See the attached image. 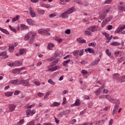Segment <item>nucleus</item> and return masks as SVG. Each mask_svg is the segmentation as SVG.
Returning <instances> with one entry per match:
<instances>
[{"mask_svg":"<svg viewBox=\"0 0 125 125\" xmlns=\"http://www.w3.org/2000/svg\"><path fill=\"white\" fill-rule=\"evenodd\" d=\"M76 11V9L74 7L70 8L68 9L65 12L62 13L61 15V17L62 18L67 19L68 18V14H71V13H73V11Z\"/></svg>","mask_w":125,"mask_h":125,"instance_id":"f257e3e1","label":"nucleus"},{"mask_svg":"<svg viewBox=\"0 0 125 125\" xmlns=\"http://www.w3.org/2000/svg\"><path fill=\"white\" fill-rule=\"evenodd\" d=\"M20 84L23 85V86H31V83H29V81L21 80L20 81Z\"/></svg>","mask_w":125,"mask_h":125,"instance_id":"f03ea898","label":"nucleus"},{"mask_svg":"<svg viewBox=\"0 0 125 125\" xmlns=\"http://www.w3.org/2000/svg\"><path fill=\"white\" fill-rule=\"evenodd\" d=\"M59 55H60V53L59 52H55L54 56L47 59V61L49 62L53 61V60H54V59H56V58L58 57Z\"/></svg>","mask_w":125,"mask_h":125,"instance_id":"7ed1b4c3","label":"nucleus"},{"mask_svg":"<svg viewBox=\"0 0 125 125\" xmlns=\"http://www.w3.org/2000/svg\"><path fill=\"white\" fill-rule=\"evenodd\" d=\"M29 10L31 17H36V13H35V11H34L32 7H29Z\"/></svg>","mask_w":125,"mask_h":125,"instance_id":"20e7f679","label":"nucleus"},{"mask_svg":"<svg viewBox=\"0 0 125 125\" xmlns=\"http://www.w3.org/2000/svg\"><path fill=\"white\" fill-rule=\"evenodd\" d=\"M9 83L11 84H17V85H19L20 84V81L19 80H12L9 82Z\"/></svg>","mask_w":125,"mask_h":125,"instance_id":"39448f33","label":"nucleus"},{"mask_svg":"<svg viewBox=\"0 0 125 125\" xmlns=\"http://www.w3.org/2000/svg\"><path fill=\"white\" fill-rule=\"evenodd\" d=\"M118 109H119V104H116L114 106V107L112 111V116H115V114H116V112H117Z\"/></svg>","mask_w":125,"mask_h":125,"instance_id":"423d86ee","label":"nucleus"},{"mask_svg":"<svg viewBox=\"0 0 125 125\" xmlns=\"http://www.w3.org/2000/svg\"><path fill=\"white\" fill-rule=\"evenodd\" d=\"M125 25L122 27H118L116 30L115 32V34H119V33H120V32H122V31H123V30H125Z\"/></svg>","mask_w":125,"mask_h":125,"instance_id":"0eeeda50","label":"nucleus"},{"mask_svg":"<svg viewBox=\"0 0 125 125\" xmlns=\"http://www.w3.org/2000/svg\"><path fill=\"white\" fill-rule=\"evenodd\" d=\"M9 107L10 112H13V111H14L15 110L16 105H15L13 104H9Z\"/></svg>","mask_w":125,"mask_h":125,"instance_id":"6e6552de","label":"nucleus"},{"mask_svg":"<svg viewBox=\"0 0 125 125\" xmlns=\"http://www.w3.org/2000/svg\"><path fill=\"white\" fill-rule=\"evenodd\" d=\"M85 52H89V53H95V51L92 49V48H87V49H85Z\"/></svg>","mask_w":125,"mask_h":125,"instance_id":"1a4fd4ad","label":"nucleus"},{"mask_svg":"<svg viewBox=\"0 0 125 125\" xmlns=\"http://www.w3.org/2000/svg\"><path fill=\"white\" fill-rule=\"evenodd\" d=\"M100 61V59H97V60H95L94 62H92L90 64L89 66L92 67V66H95V65H97L98 64V62Z\"/></svg>","mask_w":125,"mask_h":125,"instance_id":"9d476101","label":"nucleus"},{"mask_svg":"<svg viewBox=\"0 0 125 125\" xmlns=\"http://www.w3.org/2000/svg\"><path fill=\"white\" fill-rule=\"evenodd\" d=\"M111 102L112 103H113V104H116V105H119L120 104H121V103L120 102V101H119V100H118V99H112V100L111 101Z\"/></svg>","mask_w":125,"mask_h":125,"instance_id":"9b49d317","label":"nucleus"},{"mask_svg":"<svg viewBox=\"0 0 125 125\" xmlns=\"http://www.w3.org/2000/svg\"><path fill=\"white\" fill-rule=\"evenodd\" d=\"M88 30H90L91 32H96L97 31V29H96V26L93 25L90 26L88 28Z\"/></svg>","mask_w":125,"mask_h":125,"instance_id":"f8f14e48","label":"nucleus"},{"mask_svg":"<svg viewBox=\"0 0 125 125\" xmlns=\"http://www.w3.org/2000/svg\"><path fill=\"white\" fill-rule=\"evenodd\" d=\"M81 104V101H80V100L77 99L76 100L75 103L71 104V107H74V106H79Z\"/></svg>","mask_w":125,"mask_h":125,"instance_id":"ddd939ff","label":"nucleus"},{"mask_svg":"<svg viewBox=\"0 0 125 125\" xmlns=\"http://www.w3.org/2000/svg\"><path fill=\"white\" fill-rule=\"evenodd\" d=\"M59 58H57L55 61H54L52 64H51L50 67H53L54 66H55V65H56V64H57V63H58V62H59Z\"/></svg>","mask_w":125,"mask_h":125,"instance_id":"4468645a","label":"nucleus"},{"mask_svg":"<svg viewBox=\"0 0 125 125\" xmlns=\"http://www.w3.org/2000/svg\"><path fill=\"white\" fill-rule=\"evenodd\" d=\"M6 54L7 53L5 51H3L1 53V55L3 56L2 59H6V58H8V56Z\"/></svg>","mask_w":125,"mask_h":125,"instance_id":"2eb2a0df","label":"nucleus"},{"mask_svg":"<svg viewBox=\"0 0 125 125\" xmlns=\"http://www.w3.org/2000/svg\"><path fill=\"white\" fill-rule=\"evenodd\" d=\"M50 107H58V106H60V103H58L57 102H54L53 104H51L50 105Z\"/></svg>","mask_w":125,"mask_h":125,"instance_id":"dca6fc26","label":"nucleus"},{"mask_svg":"<svg viewBox=\"0 0 125 125\" xmlns=\"http://www.w3.org/2000/svg\"><path fill=\"white\" fill-rule=\"evenodd\" d=\"M77 42H79V43H85L86 42V41L84 40V39H82L81 38H78L77 39Z\"/></svg>","mask_w":125,"mask_h":125,"instance_id":"f3484780","label":"nucleus"},{"mask_svg":"<svg viewBox=\"0 0 125 125\" xmlns=\"http://www.w3.org/2000/svg\"><path fill=\"white\" fill-rule=\"evenodd\" d=\"M63 116H66V112L65 111L60 112L58 115V118L60 119V118H62Z\"/></svg>","mask_w":125,"mask_h":125,"instance_id":"a211bd4d","label":"nucleus"},{"mask_svg":"<svg viewBox=\"0 0 125 125\" xmlns=\"http://www.w3.org/2000/svg\"><path fill=\"white\" fill-rule=\"evenodd\" d=\"M31 34H32V32H29L28 33V34H27L26 35H25V36L24 38V41H29V39H30V38H31V36H30V35H31Z\"/></svg>","mask_w":125,"mask_h":125,"instance_id":"6ab92c4d","label":"nucleus"},{"mask_svg":"<svg viewBox=\"0 0 125 125\" xmlns=\"http://www.w3.org/2000/svg\"><path fill=\"white\" fill-rule=\"evenodd\" d=\"M23 63V59L15 63H14V66H20V65H22Z\"/></svg>","mask_w":125,"mask_h":125,"instance_id":"aec40b11","label":"nucleus"},{"mask_svg":"<svg viewBox=\"0 0 125 125\" xmlns=\"http://www.w3.org/2000/svg\"><path fill=\"white\" fill-rule=\"evenodd\" d=\"M41 6H42V7H45V8H51V7L50 5L43 3H41Z\"/></svg>","mask_w":125,"mask_h":125,"instance_id":"412c9836","label":"nucleus"},{"mask_svg":"<svg viewBox=\"0 0 125 125\" xmlns=\"http://www.w3.org/2000/svg\"><path fill=\"white\" fill-rule=\"evenodd\" d=\"M121 44V43L117 42H113L110 43V45H112L113 46H117Z\"/></svg>","mask_w":125,"mask_h":125,"instance_id":"4be33fe9","label":"nucleus"},{"mask_svg":"<svg viewBox=\"0 0 125 125\" xmlns=\"http://www.w3.org/2000/svg\"><path fill=\"white\" fill-rule=\"evenodd\" d=\"M26 21H27V23H28V24L29 25H33L34 24V21H33V20H32V19H27L26 20Z\"/></svg>","mask_w":125,"mask_h":125,"instance_id":"5701e85b","label":"nucleus"},{"mask_svg":"<svg viewBox=\"0 0 125 125\" xmlns=\"http://www.w3.org/2000/svg\"><path fill=\"white\" fill-rule=\"evenodd\" d=\"M14 50V45L12 44H9V51L10 52H12Z\"/></svg>","mask_w":125,"mask_h":125,"instance_id":"b1692460","label":"nucleus"},{"mask_svg":"<svg viewBox=\"0 0 125 125\" xmlns=\"http://www.w3.org/2000/svg\"><path fill=\"white\" fill-rule=\"evenodd\" d=\"M0 31H1L2 33H4V34H5L6 35H9V32L8 31L6 30V29L0 27Z\"/></svg>","mask_w":125,"mask_h":125,"instance_id":"393cba45","label":"nucleus"},{"mask_svg":"<svg viewBox=\"0 0 125 125\" xmlns=\"http://www.w3.org/2000/svg\"><path fill=\"white\" fill-rule=\"evenodd\" d=\"M13 95V92H7L5 93V96H7V97H9L10 96H12Z\"/></svg>","mask_w":125,"mask_h":125,"instance_id":"a878e982","label":"nucleus"},{"mask_svg":"<svg viewBox=\"0 0 125 125\" xmlns=\"http://www.w3.org/2000/svg\"><path fill=\"white\" fill-rule=\"evenodd\" d=\"M119 82L120 83H125V76H122L119 79Z\"/></svg>","mask_w":125,"mask_h":125,"instance_id":"bb28decb","label":"nucleus"},{"mask_svg":"<svg viewBox=\"0 0 125 125\" xmlns=\"http://www.w3.org/2000/svg\"><path fill=\"white\" fill-rule=\"evenodd\" d=\"M84 34L85 36H90L91 35V32H90V30H88V28L84 31Z\"/></svg>","mask_w":125,"mask_h":125,"instance_id":"cd10ccee","label":"nucleus"},{"mask_svg":"<svg viewBox=\"0 0 125 125\" xmlns=\"http://www.w3.org/2000/svg\"><path fill=\"white\" fill-rule=\"evenodd\" d=\"M58 68H60V67L58 66H56L53 67L49 68L48 70L49 71H52V72H53V71H56V70H57V69H58Z\"/></svg>","mask_w":125,"mask_h":125,"instance_id":"c85d7f7f","label":"nucleus"},{"mask_svg":"<svg viewBox=\"0 0 125 125\" xmlns=\"http://www.w3.org/2000/svg\"><path fill=\"white\" fill-rule=\"evenodd\" d=\"M38 33H39V34H40L41 35H42L43 34H45V33H46V31H45V30L44 29H39L38 30Z\"/></svg>","mask_w":125,"mask_h":125,"instance_id":"c756f323","label":"nucleus"},{"mask_svg":"<svg viewBox=\"0 0 125 125\" xmlns=\"http://www.w3.org/2000/svg\"><path fill=\"white\" fill-rule=\"evenodd\" d=\"M99 17L100 19L102 21L105 19L106 18V15L101 14L99 15Z\"/></svg>","mask_w":125,"mask_h":125,"instance_id":"7c9ffc66","label":"nucleus"},{"mask_svg":"<svg viewBox=\"0 0 125 125\" xmlns=\"http://www.w3.org/2000/svg\"><path fill=\"white\" fill-rule=\"evenodd\" d=\"M20 68H17V69H13L12 71V72L13 73V74H16L17 73H20Z\"/></svg>","mask_w":125,"mask_h":125,"instance_id":"2f4dec72","label":"nucleus"},{"mask_svg":"<svg viewBox=\"0 0 125 125\" xmlns=\"http://www.w3.org/2000/svg\"><path fill=\"white\" fill-rule=\"evenodd\" d=\"M21 30H24V29L26 30L28 28L27 26L23 24H21Z\"/></svg>","mask_w":125,"mask_h":125,"instance_id":"473e14b6","label":"nucleus"},{"mask_svg":"<svg viewBox=\"0 0 125 125\" xmlns=\"http://www.w3.org/2000/svg\"><path fill=\"white\" fill-rule=\"evenodd\" d=\"M9 28L11 30V31L14 32V33H17V30H16V29L12 27L11 25H9Z\"/></svg>","mask_w":125,"mask_h":125,"instance_id":"72a5a7b5","label":"nucleus"},{"mask_svg":"<svg viewBox=\"0 0 125 125\" xmlns=\"http://www.w3.org/2000/svg\"><path fill=\"white\" fill-rule=\"evenodd\" d=\"M38 13L40 15H43V14H44L45 11L43 10H39L38 11Z\"/></svg>","mask_w":125,"mask_h":125,"instance_id":"f704fd0d","label":"nucleus"},{"mask_svg":"<svg viewBox=\"0 0 125 125\" xmlns=\"http://www.w3.org/2000/svg\"><path fill=\"white\" fill-rule=\"evenodd\" d=\"M48 83H50V84H52V85H54L55 84V82L54 81H52V79H50L48 80Z\"/></svg>","mask_w":125,"mask_h":125,"instance_id":"c9c22d12","label":"nucleus"},{"mask_svg":"<svg viewBox=\"0 0 125 125\" xmlns=\"http://www.w3.org/2000/svg\"><path fill=\"white\" fill-rule=\"evenodd\" d=\"M105 98H106V99H107V100H109V101H110V102L111 101H112V100H113V99H112V98L109 95H105Z\"/></svg>","mask_w":125,"mask_h":125,"instance_id":"e433bc0d","label":"nucleus"},{"mask_svg":"<svg viewBox=\"0 0 125 125\" xmlns=\"http://www.w3.org/2000/svg\"><path fill=\"white\" fill-rule=\"evenodd\" d=\"M113 19V16H109V17L105 19L106 23H108L109 21H110Z\"/></svg>","mask_w":125,"mask_h":125,"instance_id":"4c0bfd02","label":"nucleus"},{"mask_svg":"<svg viewBox=\"0 0 125 125\" xmlns=\"http://www.w3.org/2000/svg\"><path fill=\"white\" fill-rule=\"evenodd\" d=\"M113 78L119 80L120 79V74L116 73L113 75Z\"/></svg>","mask_w":125,"mask_h":125,"instance_id":"58836bf2","label":"nucleus"},{"mask_svg":"<svg viewBox=\"0 0 125 125\" xmlns=\"http://www.w3.org/2000/svg\"><path fill=\"white\" fill-rule=\"evenodd\" d=\"M61 4L65 5L66 4V2H69L70 0H61Z\"/></svg>","mask_w":125,"mask_h":125,"instance_id":"ea45409f","label":"nucleus"},{"mask_svg":"<svg viewBox=\"0 0 125 125\" xmlns=\"http://www.w3.org/2000/svg\"><path fill=\"white\" fill-rule=\"evenodd\" d=\"M96 46V43L95 42H91L88 44V46H92L93 47H95Z\"/></svg>","mask_w":125,"mask_h":125,"instance_id":"a19ab883","label":"nucleus"},{"mask_svg":"<svg viewBox=\"0 0 125 125\" xmlns=\"http://www.w3.org/2000/svg\"><path fill=\"white\" fill-rule=\"evenodd\" d=\"M56 15H57V14L56 13H53V14L49 15V18H53L54 17H55Z\"/></svg>","mask_w":125,"mask_h":125,"instance_id":"79ce46f5","label":"nucleus"},{"mask_svg":"<svg viewBox=\"0 0 125 125\" xmlns=\"http://www.w3.org/2000/svg\"><path fill=\"white\" fill-rule=\"evenodd\" d=\"M81 73L83 76H85V75H87L88 72L86 70L83 69L81 71Z\"/></svg>","mask_w":125,"mask_h":125,"instance_id":"37998d69","label":"nucleus"},{"mask_svg":"<svg viewBox=\"0 0 125 125\" xmlns=\"http://www.w3.org/2000/svg\"><path fill=\"white\" fill-rule=\"evenodd\" d=\"M103 35H104V36H105V38H106V40H109L110 35L109 34H108V33H107L106 32H104V33H103Z\"/></svg>","mask_w":125,"mask_h":125,"instance_id":"c03bdc74","label":"nucleus"},{"mask_svg":"<svg viewBox=\"0 0 125 125\" xmlns=\"http://www.w3.org/2000/svg\"><path fill=\"white\" fill-rule=\"evenodd\" d=\"M110 9H111V7H109L106 10L104 11V14H107L109 13V12L111 11Z\"/></svg>","mask_w":125,"mask_h":125,"instance_id":"a18cd8bd","label":"nucleus"},{"mask_svg":"<svg viewBox=\"0 0 125 125\" xmlns=\"http://www.w3.org/2000/svg\"><path fill=\"white\" fill-rule=\"evenodd\" d=\"M70 61H71V60L70 59H68L66 61H64L63 62V66H66V65H67V64H68V63H69Z\"/></svg>","mask_w":125,"mask_h":125,"instance_id":"49530a36","label":"nucleus"},{"mask_svg":"<svg viewBox=\"0 0 125 125\" xmlns=\"http://www.w3.org/2000/svg\"><path fill=\"white\" fill-rule=\"evenodd\" d=\"M19 17H20L19 15H17L15 18L13 19V22H15L16 21H18V20H19Z\"/></svg>","mask_w":125,"mask_h":125,"instance_id":"de8ad7c7","label":"nucleus"},{"mask_svg":"<svg viewBox=\"0 0 125 125\" xmlns=\"http://www.w3.org/2000/svg\"><path fill=\"white\" fill-rule=\"evenodd\" d=\"M80 52V50H75L73 52V54L75 56H79V53Z\"/></svg>","mask_w":125,"mask_h":125,"instance_id":"09e8293b","label":"nucleus"},{"mask_svg":"<svg viewBox=\"0 0 125 125\" xmlns=\"http://www.w3.org/2000/svg\"><path fill=\"white\" fill-rule=\"evenodd\" d=\"M54 44L50 43L48 44V46H47V49H50L51 48V47H54Z\"/></svg>","mask_w":125,"mask_h":125,"instance_id":"8fccbe9b","label":"nucleus"},{"mask_svg":"<svg viewBox=\"0 0 125 125\" xmlns=\"http://www.w3.org/2000/svg\"><path fill=\"white\" fill-rule=\"evenodd\" d=\"M35 124H36V121L33 120L32 121H30L27 124V125H35Z\"/></svg>","mask_w":125,"mask_h":125,"instance_id":"3c124183","label":"nucleus"},{"mask_svg":"<svg viewBox=\"0 0 125 125\" xmlns=\"http://www.w3.org/2000/svg\"><path fill=\"white\" fill-rule=\"evenodd\" d=\"M49 94H50V92H47L44 97V99H46L47 98H48V96H49Z\"/></svg>","mask_w":125,"mask_h":125,"instance_id":"603ef678","label":"nucleus"},{"mask_svg":"<svg viewBox=\"0 0 125 125\" xmlns=\"http://www.w3.org/2000/svg\"><path fill=\"white\" fill-rule=\"evenodd\" d=\"M83 50H81L80 51H79V52L78 53V55H79V56H82L83 55Z\"/></svg>","mask_w":125,"mask_h":125,"instance_id":"864d4df0","label":"nucleus"},{"mask_svg":"<svg viewBox=\"0 0 125 125\" xmlns=\"http://www.w3.org/2000/svg\"><path fill=\"white\" fill-rule=\"evenodd\" d=\"M64 33L65 34H67V35H70L71 34V30L70 29H66Z\"/></svg>","mask_w":125,"mask_h":125,"instance_id":"5fc2aeb1","label":"nucleus"},{"mask_svg":"<svg viewBox=\"0 0 125 125\" xmlns=\"http://www.w3.org/2000/svg\"><path fill=\"white\" fill-rule=\"evenodd\" d=\"M125 60V57L124 58V57H122V58H120L119 60H118V62L119 63H121V62H123V61H124V60Z\"/></svg>","mask_w":125,"mask_h":125,"instance_id":"6e6d98bb","label":"nucleus"},{"mask_svg":"<svg viewBox=\"0 0 125 125\" xmlns=\"http://www.w3.org/2000/svg\"><path fill=\"white\" fill-rule=\"evenodd\" d=\"M112 38H113V35H111L110 37H109L108 39L106 40V42H110V41L112 40Z\"/></svg>","mask_w":125,"mask_h":125,"instance_id":"4d7b16f0","label":"nucleus"},{"mask_svg":"<svg viewBox=\"0 0 125 125\" xmlns=\"http://www.w3.org/2000/svg\"><path fill=\"white\" fill-rule=\"evenodd\" d=\"M31 112H32V110H31V109L26 110V114L27 116H29V115H30V114H31Z\"/></svg>","mask_w":125,"mask_h":125,"instance_id":"13d9d810","label":"nucleus"},{"mask_svg":"<svg viewBox=\"0 0 125 125\" xmlns=\"http://www.w3.org/2000/svg\"><path fill=\"white\" fill-rule=\"evenodd\" d=\"M74 1L77 3H78V4H82L83 3V2H82V0H74Z\"/></svg>","mask_w":125,"mask_h":125,"instance_id":"bf43d9fd","label":"nucleus"},{"mask_svg":"<svg viewBox=\"0 0 125 125\" xmlns=\"http://www.w3.org/2000/svg\"><path fill=\"white\" fill-rule=\"evenodd\" d=\"M101 91V90H100V89H98V90H97L96 91V95H97V96L99 95V94H100Z\"/></svg>","mask_w":125,"mask_h":125,"instance_id":"052dcab7","label":"nucleus"},{"mask_svg":"<svg viewBox=\"0 0 125 125\" xmlns=\"http://www.w3.org/2000/svg\"><path fill=\"white\" fill-rule=\"evenodd\" d=\"M106 54L108 55V56H111V52H109V49H106L105 50Z\"/></svg>","mask_w":125,"mask_h":125,"instance_id":"680f3d73","label":"nucleus"},{"mask_svg":"<svg viewBox=\"0 0 125 125\" xmlns=\"http://www.w3.org/2000/svg\"><path fill=\"white\" fill-rule=\"evenodd\" d=\"M111 2H112V0H106L104 1V3L105 4H108V3H111Z\"/></svg>","mask_w":125,"mask_h":125,"instance_id":"e2e57ef3","label":"nucleus"},{"mask_svg":"<svg viewBox=\"0 0 125 125\" xmlns=\"http://www.w3.org/2000/svg\"><path fill=\"white\" fill-rule=\"evenodd\" d=\"M24 51H25V50L23 48L21 49L19 51L20 54H23V53H24Z\"/></svg>","mask_w":125,"mask_h":125,"instance_id":"0e129e2a","label":"nucleus"},{"mask_svg":"<svg viewBox=\"0 0 125 125\" xmlns=\"http://www.w3.org/2000/svg\"><path fill=\"white\" fill-rule=\"evenodd\" d=\"M76 123H77V120H76V119H73L70 122V124H71V125H74V124H76Z\"/></svg>","mask_w":125,"mask_h":125,"instance_id":"69168bd1","label":"nucleus"},{"mask_svg":"<svg viewBox=\"0 0 125 125\" xmlns=\"http://www.w3.org/2000/svg\"><path fill=\"white\" fill-rule=\"evenodd\" d=\"M125 7H123V6H118V9L121 11H124V8Z\"/></svg>","mask_w":125,"mask_h":125,"instance_id":"338daca9","label":"nucleus"},{"mask_svg":"<svg viewBox=\"0 0 125 125\" xmlns=\"http://www.w3.org/2000/svg\"><path fill=\"white\" fill-rule=\"evenodd\" d=\"M23 124H24V119H21L19 122V125H23Z\"/></svg>","mask_w":125,"mask_h":125,"instance_id":"774afa93","label":"nucleus"}]
</instances>
